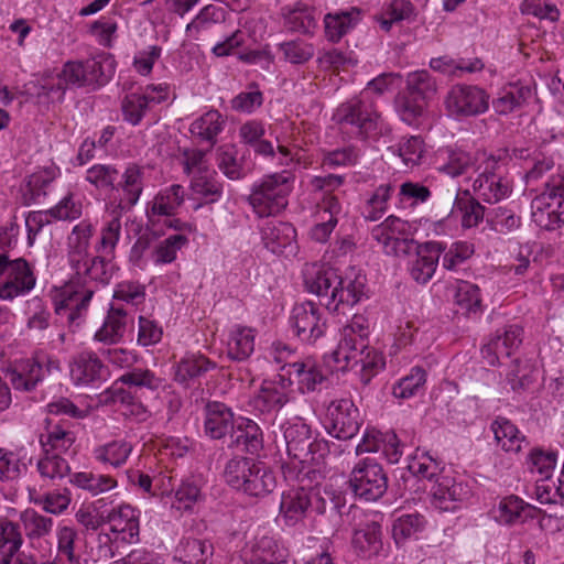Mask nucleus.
Returning <instances> with one entry per match:
<instances>
[{"label": "nucleus", "mask_w": 564, "mask_h": 564, "mask_svg": "<svg viewBox=\"0 0 564 564\" xmlns=\"http://www.w3.org/2000/svg\"><path fill=\"white\" fill-rule=\"evenodd\" d=\"M369 326L362 316L355 315L351 322L340 329V338L333 352L338 369L346 370L360 365L361 381L368 384L381 370L384 358L381 352L369 345Z\"/></svg>", "instance_id": "f257e3e1"}, {"label": "nucleus", "mask_w": 564, "mask_h": 564, "mask_svg": "<svg viewBox=\"0 0 564 564\" xmlns=\"http://www.w3.org/2000/svg\"><path fill=\"white\" fill-rule=\"evenodd\" d=\"M305 288L319 297L328 311L345 314L365 295L366 276L357 273L340 275L336 269H318L305 276Z\"/></svg>", "instance_id": "f03ea898"}, {"label": "nucleus", "mask_w": 564, "mask_h": 564, "mask_svg": "<svg viewBox=\"0 0 564 564\" xmlns=\"http://www.w3.org/2000/svg\"><path fill=\"white\" fill-rule=\"evenodd\" d=\"M284 441L290 462L283 466L284 475L296 479L300 484H319L324 478L322 471L312 465V431L304 422L289 424L284 429Z\"/></svg>", "instance_id": "7ed1b4c3"}, {"label": "nucleus", "mask_w": 564, "mask_h": 564, "mask_svg": "<svg viewBox=\"0 0 564 564\" xmlns=\"http://www.w3.org/2000/svg\"><path fill=\"white\" fill-rule=\"evenodd\" d=\"M85 180L99 191L121 189L123 198L119 202L120 208L134 206L143 191V169L133 163L122 174L112 164H95L87 170Z\"/></svg>", "instance_id": "20e7f679"}, {"label": "nucleus", "mask_w": 564, "mask_h": 564, "mask_svg": "<svg viewBox=\"0 0 564 564\" xmlns=\"http://www.w3.org/2000/svg\"><path fill=\"white\" fill-rule=\"evenodd\" d=\"M224 477L230 487L250 497H264L276 486L275 476L268 466L246 457L230 459L226 464Z\"/></svg>", "instance_id": "39448f33"}, {"label": "nucleus", "mask_w": 564, "mask_h": 564, "mask_svg": "<svg viewBox=\"0 0 564 564\" xmlns=\"http://www.w3.org/2000/svg\"><path fill=\"white\" fill-rule=\"evenodd\" d=\"M293 181L294 177L286 171L265 175L253 185L248 197L253 212L260 217H270L284 210L289 204Z\"/></svg>", "instance_id": "423d86ee"}, {"label": "nucleus", "mask_w": 564, "mask_h": 564, "mask_svg": "<svg viewBox=\"0 0 564 564\" xmlns=\"http://www.w3.org/2000/svg\"><path fill=\"white\" fill-rule=\"evenodd\" d=\"M480 165L478 177L474 182V191L477 196L488 204H496L507 198L512 192L511 182L505 175V162L507 151H498L497 154L486 155Z\"/></svg>", "instance_id": "0eeeda50"}, {"label": "nucleus", "mask_w": 564, "mask_h": 564, "mask_svg": "<svg viewBox=\"0 0 564 564\" xmlns=\"http://www.w3.org/2000/svg\"><path fill=\"white\" fill-rule=\"evenodd\" d=\"M347 484L355 497L377 501L388 489V476L379 463L366 457L354 466Z\"/></svg>", "instance_id": "6e6552de"}, {"label": "nucleus", "mask_w": 564, "mask_h": 564, "mask_svg": "<svg viewBox=\"0 0 564 564\" xmlns=\"http://www.w3.org/2000/svg\"><path fill=\"white\" fill-rule=\"evenodd\" d=\"M534 221L546 230H555L564 224V176H552L545 191L536 199Z\"/></svg>", "instance_id": "1a4fd4ad"}, {"label": "nucleus", "mask_w": 564, "mask_h": 564, "mask_svg": "<svg viewBox=\"0 0 564 564\" xmlns=\"http://www.w3.org/2000/svg\"><path fill=\"white\" fill-rule=\"evenodd\" d=\"M378 118L379 113L367 93L341 104L334 113V120L338 124L355 127L361 135H367L377 128Z\"/></svg>", "instance_id": "9d476101"}, {"label": "nucleus", "mask_w": 564, "mask_h": 564, "mask_svg": "<svg viewBox=\"0 0 564 564\" xmlns=\"http://www.w3.org/2000/svg\"><path fill=\"white\" fill-rule=\"evenodd\" d=\"M326 422L327 431L332 436L338 440H350L358 433L364 420L354 401L341 398L328 404Z\"/></svg>", "instance_id": "9b49d317"}, {"label": "nucleus", "mask_w": 564, "mask_h": 564, "mask_svg": "<svg viewBox=\"0 0 564 564\" xmlns=\"http://www.w3.org/2000/svg\"><path fill=\"white\" fill-rule=\"evenodd\" d=\"M444 104L451 116H478L487 111L489 95L477 86L458 84L448 90Z\"/></svg>", "instance_id": "f8f14e48"}, {"label": "nucleus", "mask_w": 564, "mask_h": 564, "mask_svg": "<svg viewBox=\"0 0 564 564\" xmlns=\"http://www.w3.org/2000/svg\"><path fill=\"white\" fill-rule=\"evenodd\" d=\"M290 324L300 340L314 344L326 330V319L322 311L312 302L296 304Z\"/></svg>", "instance_id": "ddd939ff"}, {"label": "nucleus", "mask_w": 564, "mask_h": 564, "mask_svg": "<svg viewBox=\"0 0 564 564\" xmlns=\"http://www.w3.org/2000/svg\"><path fill=\"white\" fill-rule=\"evenodd\" d=\"M169 96L166 84L148 85L142 94L131 93L121 101V111L124 121L138 126L145 112L153 106L164 102Z\"/></svg>", "instance_id": "4468645a"}, {"label": "nucleus", "mask_w": 564, "mask_h": 564, "mask_svg": "<svg viewBox=\"0 0 564 564\" xmlns=\"http://www.w3.org/2000/svg\"><path fill=\"white\" fill-rule=\"evenodd\" d=\"M432 505L441 511H455L468 500L471 492L467 484L448 475L438 476L431 489Z\"/></svg>", "instance_id": "2eb2a0df"}, {"label": "nucleus", "mask_w": 564, "mask_h": 564, "mask_svg": "<svg viewBox=\"0 0 564 564\" xmlns=\"http://www.w3.org/2000/svg\"><path fill=\"white\" fill-rule=\"evenodd\" d=\"M36 278L24 258L12 259L6 272V282L0 284V299L12 300L29 293L35 286Z\"/></svg>", "instance_id": "dca6fc26"}, {"label": "nucleus", "mask_w": 564, "mask_h": 564, "mask_svg": "<svg viewBox=\"0 0 564 564\" xmlns=\"http://www.w3.org/2000/svg\"><path fill=\"white\" fill-rule=\"evenodd\" d=\"M70 378L76 386H88L106 381L108 367L96 352L85 350L77 354L70 362Z\"/></svg>", "instance_id": "f3484780"}, {"label": "nucleus", "mask_w": 564, "mask_h": 564, "mask_svg": "<svg viewBox=\"0 0 564 564\" xmlns=\"http://www.w3.org/2000/svg\"><path fill=\"white\" fill-rule=\"evenodd\" d=\"M290 401L289 391L285 387L284 375H278L273 380H264L250 401L253 410L262 414L281 410Z\"/></svg>", "instance_id": "a211bd4d"}, {"label": "nucleus", "mask_w": 564, "mask_h": 564, "mask_svg": "<svg viewBox=\"0 0 564 564\" xmlns=\"http://www.w3.org/2000/svg\"><path fill=\"white\" fill-rule=\"evenodd\" d=\"M93 294L91 289H85L83 292L66 289L55 297L54 311L58 317L66 318L69 327L79 326Z\"/></svg>", "instance_id": "6ab92c4d"}, {"label": "nucleus", "mask_w": 564, "mask_h": 564, "mask_svg": "<svg viewBox=\"0 0 564 564\" xmlns=\"http://www.w3.org/2000/svg\"><path fill=\"white\" fill-rule=\"evenodd\" d=\"M445 246L437 241H426L421 245L415 259L409 265L411 278L419 284H426L434 275L440 257Z\"/></svg>", "instance_id": "aec40b11"}, {"label": "nucleus", "mask_w": 564, "mask_h": 564, "mask_svg": "<svg viewBox=\"0 0 564 564\" xmlns=\"http://www.w3.org/2000/svg\"><path fill=\"white\" fill-rule=\"evenodd\" d=\"M362 14V10L357 7L326 13L323 20L325 37L329 42L338 43L359 24Z\"/></svg>", "instance_id": "412c9836"}, {"label": "nucleus", "mask_w": 564, "mask_h": 564, "mask_svg": "<svg viewBox=\"0 0 564 564\" xmlns=\"http://www.w3.org/2000/svg\"><path fill=\"white\" fill-rule=\"evenodd\" d=\"M93 231V225L87 220H83L73 228L67 238L68 263L74 271L80 269V265L91 258L89 247Z\"/></svg>", "instance_id": "4be33fe9"}, {"label": "nucleus", "mask_w": 564, "mask_h": 564, "mask_svg": "<svg viewBox=\"0 0 564 564\" xmlns=\"http://www.w3.org/2000/svg\"><path fill=\"white\" fill-rule=\"evenodd\" d=\"M234 430V413L223 402L210 401L205 405L204 431L213 440H220Z\"/></svg>", "instance_id": "5701e85b"}, {"label": "nucleus", "mask_w": 564, "mask_h": 564, "mask_svg": "<svg viewBox=\"0 0 564 564\" xmlns=\"http://www.w3.org/2000/svg\"><path fill=\"white\" fill-rule=\"evenodd\" d=\"M351 544L355 552L364 558L380 554L383 549L381 525L377 521H368L354 530Z\"/></svg>", "instance_id": "b1692460"}, {"label": "nucleus", "mask_w": 564, "mask_h": 564, "mask_svg": "<svg viewBox=\"0 0 564 564\" xmlns=\"http://www.w3.org/2000/svg\"><path fill=\"white\" fill-rule=\"evenodd\" d=\"M262 240L272 253H283L288 248L292 250L296 238V230L290 223L270 220L262 227Z\"/></svg>", "instance_id": "393cba45"}, {"label": "nucleus", "mask_w": 564, "mask_h": 564, "mask_svg": "<svg viewBox=\"0 0 564 564\" xmlns=\"http://www.w3.org/2000/svg\"><path fill=\"white\" fill-rule=\"evenodd\" d=\"M9 376L15 390L32 391L44 377L43 360L39 356L20 360Z\"/></svg>", "instance_id": "a878e982"}, {"label": "nucleus", "mask_w": 564, "mask_h": 564, "mask_svg": "<svg viewBox=\"0 0 564 564\" xmlns=\"http://www.w3.org/2000/svg\"><path fill=\"white\" fill-rule=\"evenodd\" d=\"M311 506V490L304 487L291 489L282 495L280 512L290 525L297 523L306 517Z\"/></svg>", "instance_id": "bb28decb"}, {"label": "nucleus", "mask_w": 564, "mask_h": 564, "mask_svg": "<svg viewBox=\"0 0 564 564\" xmlns=\"http://www.w3.org/2000/svg\"><path fill=\"white\" fill-rule=\"evenodd\" d=\"M495 441L505 452L519 453L527 438L507 417L498 416L490 425Z\"/></svg>", "instance_id": "cd10ccee"}, {"label": "nucleus", "mask_w": 564, "mask_h": 564, "mask_svg": "<svg viewBox=\"0 0 564 564\" xmlns=\"http://www.w3.org/2000/svg\"><path fill=\"white\" fill-rule=\"evenodd\" d=\"M189 188L193 195L199 196L206 203L217 202L223 194V183L218 180L217 172L209 169L195 172Z\"/></svg>", "instance_id": "c85d7f7f"}, {"label": "nucleus", "mask_w": 564, "mask_h": 564, "mask_svg": "<svg viewBox=\"0 0 564 564\" xmlns=\"http://www.w3.org/2000/svg\"><path fill=\"white\" fill-rule=\"evenodd\" d=\"M74 272L78 282L84 285L87 281L107 285L115 273V264L101 256H94Z\"/></svg>", "instance_id": "c756f323"}, {"label": "nucleus", "mask_w": 564, "mask_h": 564, "mask_svg": "<svg viewBox=\"0 0 564 564\" xmlns=\"http://www.w3.org/2000/svg\"><path fill=\"white\" fill-rule=\"evenodd\" d=\"M532 94L529 86L511 84L503 88L498 97L492 100V107L499 115H509L527 104Z\"/></svg>", "instance_id": "7c9ffc66"}, {"label": "nucleus", "mask_w": 564, "mask_h": 564, "mask_svg": "<svg viewBox=\"0 0 564 564\" xmlns=\"http://www.w3.org/2000/svg\"><path fill=\"white\" fill-rule=\"evenodd\" d=\"M535 510L533 506L512 495L500 500L495 518L500 523L513 524L534 518Z\"/></svg>", "instance_id": "2f4dec72"}, {"label": "nucleus", "mask_w": 564, "mask_h": 564, "mask_svg": "<svg viewBox=\"0 0 564 564\" xmlns=\"http://www.w3.org/2000/svg\"><path fill=\"white\" fill-rule=\"evenodd\" d=\"M291 356V349L286 345L282 343H276L273 345L272 358L276 364L283 362V366L281 367L282 372L280 375H284L286 388L291 387L294 381L297 383L300 382L302 373L305 371L308 365V360L312 358L306 357L301 360L290 361L289 357Z\"/></svg>", "instance_id": "473e14b6"}, {"label": "nucleus", "mask_w": 564, "mask_h": 564, "mask_svg": "<svg viewBox=\"0 0 564 564\" xmlns=\"http://www.w3.org/2000/svg\"><path fill=\"white\" fill-rule=\"evenodd\" d=\"M130 506H120L105 514L106 523L111 524V531L123 534L122 540L129 541L139 535V521Z\"/></svg>", "instance_id": "72a5a7b5"}, {"label": "nucleus", "mask_w": 564, "mask_h": 564, "mask_svg": "<svg viewBox=\"0 0 564 564\" xmlns=\"http://www.w3.org/2000/svg\"><path fill=\"white\" fill-rule=\"evenodd\" d=\"M453 212L460 214L464 228L478 226L485 216V207L467 189L456 193Z\"/></svg>", "instance_id": "f704fd0d"}, {"label": "nucleus", "mask_w": 564, "mask_h": 564, "mask_svg": "<svg viewBox=\"0 0 564 564\" xmlns=\"http://www.w3.org/2000/svg\"><path fill=\"white\" fill-rule=\"evenodd\" d=\"M215 367V362L203 355H186L176 366L175 380L180 383L187 384L191 380L203 376Z\"/></svg>", "instance_id": "c9c22d12"}, {"label": "nucleus", "mask_w": 564, "mask_h": 564, "mask_svg": "<svg viewBox=\"0 0 564 564\" xmlns=\"http://www.w3.org/2000/svg\"><path fill=\"white\" fill-rule=\"evenodd\" d=\"M253 561L258 564L285 563L289 551L278 540L271 536L260 538L252 547Z\"/></svg>", "instance_id": "e433bc0d"}, {"label": "nucleus", "mask_w": 564, "mask_h": 564, "mask_svg": "<svg viewBox=\"0 0 564 564\" xmlns=\"http://www.w3.org/2000/svg\"><path fill=\"white\" fill-rule=\"evenodd\" d=\"M55 178V172L51 169H45L31 174L22 188V204L30 206L37 203L41 197L47 195L46 188Z\"/></svg>", "instance_id": "4c0bfd02"}, {"label": "nucleus", "mask_w": 564, "mask_h": 564, "mask_svg": "<svg viewBox=\"0 0 564 564\" xmlns=\"http://www.w3.org/2000/svg\"><path fill=\"white\" fill-rule=\"evenodd\" d=\"M127 313L120 307H111L101 328L95 334V339L102 343L115 344L119 341L126 330Z\"/></svg>", "instance_id": "58836bf2"}, {"label": "nucleus", "mask_w": 564, "mask_h": 564, "mask_svg": "<svg viewBox=\"0 0 564 564\" xmlns=\"http://www.w3.org/2000/svg\"><path fill=\"white\" fill-rule=\"evenodd\" d=\"M184 187L182 185H171L154 197L150 213L158 216H172L184 203Z\"/></svg>", "instance_id": "ea45409f"}, {"label": "nucleus", "mask_w": 564, "mask_h": 564, "mask_svg": "<svg viewBox=\"0 0 564 564\" xmlns=\"http://www.w3.org/2000/svg\"><path fill=\"white\" fill-rule=\"evenodd\" d=\"M213 545L199 539H186L177 549V557L184 564H206L213 555Z\"/></svg>", "instance_id": "a19ab883"}, {"label": "nucleus", "mask_w": 564, "mask_h": 564, "mask_svg": "<svg viewBox=\"0 0 564 564\" xmlns=\"http://www.w3.org/2000/svg\"><path fill=\"white\" fill-rule=\"evenodd\" d=\"M411 234V225L393 215L387 217L371 230V237L382 246Z\"/></svg>", "instance_id": "79ce46f5"}, {"label": "nucleus", "mask_w": 564, "mask_h": 564, "mask_svg": "<svg viewBox=\"0 0 564 564\" xmlns=\"http://www.w3.org/2000/svg\"><path fill=\"white\" fill-rule=\"evenodd\" d=\"M118 382L128 387L148 389L152 392L165 388V379L156 376L152 370L145 368H132L121 375Z\"/></svg>", "instance_id": "37998d69"}, {"label": "nucleus", "mask_w": 564, "mask_h": 564, "mask_svg": "<svg viewBox=\"0 0 564 564\" xmlns=\"http://www.w3.org/2000/svg\"><path fill=\"white\" fill-rule=\"evenodd\" d=\"M425 525V518L417 512L402 514L393 521L392 536L397 544H402L422 532Z\"/></svg>", "instance_id": "c03bdc74"}, {"label": "nucleus", "mask_w": 564, "mask_h": 564, "mask_svg": "<svg viewBox=\"0 0 564 564\" xmlns=\"http://www.w3.org/2000/svg\"><path fill=\"white\" fill-rule=\"evenodd\" d=\"M77 532L74 528L64 525L57 530V555L48 564H74L82 562L80 556L75 553V541Z\"/></svg>", "instance_id": "a18cd8bd"}, {"label": "nucleus", "mask_w": 564, "mask_h": 564, "mask_svg": "<svg viewBox=\"0 0 564 564\" xmlns=\"http://www.w3.org/2000/svg\"><path fill=\"white\" fill-rule=\"evenodd\" d=\"M231 438L232 444L250 454L258 453L263 446L262 432L251 420H247L243 426L239 425Z\"/></svg>", "instance_id": "49530a36"}, {"label": "nucleus", "mask_w": 564, "mask_h": 564, "mask_svg": "<svg viewBox=\"0 0 564 564\" xmlns=\"http://www.w3.org/2000/svg\"><path fill=\"white\" fill-rule=\"evenodd\" d=\"M404 93L427 102L436 94V82L427 70L412 72L406 76Z\"/></svg>", "instance_id": "de8ad7c7"}, {"label": "nucleus", "mask_w": 564, "mask_h": 564, "mask_svg": "<svg viewBox=\"0 0 564 564\" xmlns=\"http://www.w3.org/2000/svg\"><path fill=\"white\" fill-rule=\"evenodd\" d=\"M254 349V334L251 328L238 327L228 340V356L238 361L246 360Z\"/></svg>", "instance_id": "09e8293b"}, {"label": "nucleus", "mask_w": 564, "mask_h": 564, "mask_svg": "<svg viewBox=\"0 0 564 564\" xmlns=\"http://www.w3.org/2000/svg\"><path fill=\"white\" fill-rule=\"evenodd\" d=\"M344 507V498L340 495H335L330 491H325L324 496L311 490V506L310 509L318 514L328 513L335 521V525L339 524L341 519L340 509Z\"/></svg>", "instance_id": "8fccbe9b"}, {"label": "nucleus", "mask_w": 564, "mask_h": 564, "mask_svg": "<svg viewBox=\"0 0 564 564\" xmlns=\"http://www.w3.org/2000/svg\"><path fill=\"white\" fill-rule=\"evenodd\" d=\"M430 67L435 72L446 75H456L457 70L467 73L479 72L484 68V63L477 57L473 59L459 58L458 61H455L449 56H441L432 58Z\"/></svg>", "instance_id": "3c124183"}, {"label": "nucleus", "mask_w": 564, "mask_h": 564, "mask_svg": "<svg viewBox=\"0 0 564 564\" xmlns=\"http://www.w3.org/2000/svg\"><path fill=\"white\" fill-rule=\"evenodd\" d=\"M131 451L132 446L130 443L126 441H112L95 448L94 455L97 460L104 464L119 467L127 462Z\"/></svg>", "instance_id": "603ef678"}, {"label": "nucleus", "mask_w": 564, "mask_h": 564, "mask_svg": "<svg viewBox=\"0 0 564 564\" xmlns=\"http://www.w3.org/2000/svg\"><path fill=\"white\" fill-rule=\"evenodd\" d=\"M188 243V238L178 232L169 236L160 241L152 251V259L155 264L172 263L176 260L177 252Z\"/></svg>", "instance_id": "864d4df0"}, {"label": "nucleus", "mask_w": 564, "mask_h": 564, "mask_svg": "<svg viewBox=\"0 0 564 564\" xmlns=\"http://www.w3.org/2000/svg\"><path fill=\"white\" fill-rule=\"evenodd\" d=\"M223 126L224 120L219 111L209 110L191 124V131L213 145L216 142V137L221 132Z\"/></svg>", "instance_id": "5fc2aeb1"}, {"label": "nucleus", "mask_w": 564, "mask_h": 564, "mask_svg": "<svg viewBox=\"0 0 564 564\" xmlns=\"http://www.w3.org/2000/svg\"><path fill=\"white\" fill-rule=\"evenodd\" d=\"M389 150L401 158L406 167L419 165L425 152L423 139L416 135L404 138L397 147H390Z\"/></svg>", "instance_id": "6e6d98bb"}, {"label": "nucleus", "mask_w": 564, "mask_h": 564, "mask_svg": "<svg viewBox=\"0 0 564 564\" xmlns=\"http://www.w3.org/2000/svg\"><path fill=\"white\" fill-rule=\"evenodd\" d=\"M426 382V372L415 366L410 373L400 379L392 388V394L397 399H409L415 395Z\"/></svg>", "instance_id": "4d7b16f0"}, {"label": "nucleus", "mask_w": 564, "mask_h": 564, "mask_svg": "<svg viewBox=\"0 0 564 564\" xmlns=\"http://www.w3.org/2000/svg\"><path fill=\"white\" fill-rule=\"evenodd\" d=\"M21 521L25 535L31 539H42L48 535L53 529V519L43 516L35 510L28 509L21 513Z\"/></svg>", "instance_id": "13d9d810"}, {"label": "nucleus", "mask_w": 564, "mask_h": 564, "mask_svg": "<svg viewBox=\"0 0 564 564\" xmlns=\"http://www.w3.org/2000/svg\"><path fill=\"white\" fill-rule=\"evenodd\" d=\"M23 539L19 524L12 521L0 522V553L1 556L12 561L14 554L20 550Z\"/></svg>", "instance_id": "bf43d9fd"}, {"label": "nucleus", "mask_w": 564, "mask_h": 564, "mask_svg": "<svg viewBox=\"0 0 564 564\" xmlns=\"http://www.w3.org/2000/svg\"><path fill=\"white\" fill-rule=\"evenodd\" d=\"M534 366L528 360L514 359L507 380L513 391H524L534 382Z\"/></svg>", "instance_id": "052dcab7"}, {"label": "nucleus", "mask_w": 564, "mask_h": 564, "mask_svg": "<svg viewBox=\"0 0 564 564\" xmlns=\"http://www.w3.org/2000/svg\"><path fill=\"white\" fill-rule=\"evenodd\" d=\"M75 434L62 427L61 425L53 426L46 434L45 438L41 436V444L46 452L50 449V453H66L72 445L75 443Z\"/></svg>", "instance_id": "680f3d73"}, {"label": "nucleus", "mask_w": 564, "mask_h": 564, "mask_svg": "<svg viewBox=\"0 0 564 564\" xmlns=\"http://www.w3.org/2000/svg\"><path fill=\"white\" fill-rule=\"evenodd\" d=\"M392 192L393 186L391 184H381L375 189L366 204L365 218L367 220L376 221L383 216Z\"/></svg>", "instance_id": "e2e57ef3"}, {"label": "nucleus", "mask_w": 564, "mask_h": 564, "mask_svg": "<svg viewBox=\"0 0 564 564\" xmlns=\"http://www.w3.org/2000/svg\"><path fill=\"white\" fill-rule=\"evenodd\" d=\"M70 482L78 488L89 491L94 496L113 488L117 484L116 480L110 476H95L91 473L85 471L74 474Z\"/></svg>", "instance_id": "0e129e2a"}, {"label": "nucleus", "mask_w": 564, "mask_h": 564, "mask_svg": "<svg viewBox=\"0 0 564 564\" xmlns=\"http://www.w3.org/2000/svg\"><path fill=\"white\" fill-rule=\"evenodd\" d=\"M454 299L455 303L465 313H476L480 311V290L476 284L465 281L458 283Z\"/></svg>", "instance_id": "69168bd1"}, {"label": "nucleus", "mask_w": 564, "mask_h": 564, "mask_svg": "<svg viewBox=\"0 0 564 564\" xmlns=\"http://www.w3.org/2000/svg\"><path fill=\"white\" fill-rule=\"evenodd\" d=\"M37 470L42 477L52 480L61 479L69 473V465L59 454L50 453V449H46L44 457L37 463Z\"/></svg>", "instance_id": "338daca9"}, {"label": "nucleus", "mask_w": 564, "mask_h": 564, "mask_svg": "<svg viewBox=\"0 0 564 564\" xmlns=\"http://www.w3.org/2000/svg\"><path fill=\"white\" fill-rule=\"evenodd\" d=\"M218 169L229 180L237 181L245 176L242 164L236 158L232 147H221L217 150L216 158Z\"/></svg>", "instance_id": "774afa93"}]
</instances>
